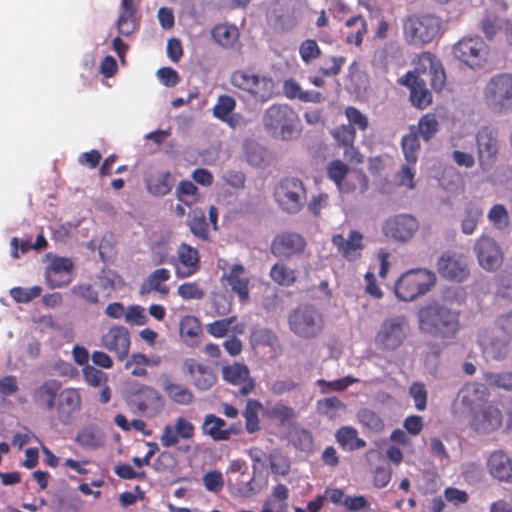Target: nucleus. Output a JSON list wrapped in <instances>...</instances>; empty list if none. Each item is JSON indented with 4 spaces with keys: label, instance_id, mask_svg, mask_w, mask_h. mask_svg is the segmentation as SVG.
<instances>
[{
    "label": "nucleus",
    "instance_id": "46",
    "mask_svg": "<svg viewBox=\"0 0 512 512\" xmlns=\"http://www.w3.org/2000/svg\"><path fill=\"white\" fill-rule=\"evenodd\" d=\"M317 411L330 420L339 416V411L346 408L345 404L337 397H326L317 401Z\"/></svg>",
    "mask_w": 512,
    "mask_h": 512
},
{
    "label": "nucleus",
    "instance_id": "36",
    "mask_svg": "<svg viewBox=\"0 0 512 512\" xmlns=\"http://www.w3.org/2000/svg\"><path fill=\"white\" fill-rule=\"evenodd\" d=\"M239 30L230 24H218L211 30L213 40L223 48H234L239 40Z\"/></svg>",
    "mask_w": 512,
    "mask_h": 512
},
{
    "label": "nucleus",
    "instance_id": "63",
    "mask_svg": "<svg viewBox=\"0 0 512 512\" xmlns=\"http://www.w3.org/2000/svg\"><path fill=\"white\" fill-rule=\"evenodd\" d=\"M177 293L184 300H200L205 296V291L196 282L179 285Z\"/></svg>",
    "mask_w": 512,
    "mask_h": 512
},
{
    "label": "nucleus",
    "instance_id": "15",
    "mask_svg": "<svg viewBox=\"0 0 512 512\" xmlns=\"http://www.w3.org/2000/svg\"><path fill=\"white\" fill-rule=\"evenodd\" d=\"M101 346L123 361L130 350V333L124 326L114 325L100 338Z\"/></svg>",
    "mask_w": 512,
    "mask_h": 512
},
{
    "label": "nucleus",
    "instance_id": "35",
    "mask_svg": "<svg viewBox=\"0 0 512 512\" xmlns=\"http://www.w3.org/2000/svg\"><path fill=\"white\" fill-rule=\"evenodd\" d=\"M288 496L289 490L286 485H276L271 497L264 501L260 512H288Z\"/></svg>",
    "mask_w": 512,
    "mask_h": 512
},
{
    "label": "nucleus",
    "instance_id": "29",
    "mask_svg": "<svg viewBox=\"0 0 512 512\" xmlns=\"http://www.w3.org/2000/svg\"><path fill=\"white\" fill-rule=\"evenodd\" d=\"M171 277V273L166 268H158L152 271L141 283L139 291L142 295L153 291L166 296L169 293V287L164 284Z\"/></svg>",
    "mask_w": 512,
    "mask_h": 512
},
{
    "label": "nucleus",
    "instance_id": "28",
    "mask_svg": "<svg viewBox=\"0 0 512 512\" xmlns=\"http://www.w3.org/2000/svg\"><path fill=\"white\" fill-rule=\"evenodd\" d=\"M488 395L487 388L477 382L465 384L458 393L461 404L470 410H474L486 403Z\"/></svg>",
    "mask_w": 512,
    "mask_h": 512
},
{
    "label": "nucleus",
    "instance_id": "53",
    "mask_svg": "<svg viewBox=\"0 0 512 512\" xmlns=\"http://www.w3.org/2000/svg\"><path fill=\"white\" fill-rule=\"evenodd\" d=\"M198 188L189 180H183L176 189L177 198L187 206L193 205L197 201Z\"/></svg>",
    "mask_w": 512,
    "mask_h": 512
},
{
    "label": "nucleus",
    "instance_id": "17",
    "mask_svg": "<svg viewBox=\"0 0 512 512\" xmlns=\"http://www.w3.org/2000/svg\"><path fill=\"white\" fill-rule=\"evenodd\" d=\"M195 435V426L185 417H177L173 425H166L160 435V443L163 447H172L179 443L180 439L190 440Z\"/></svg>",
    "mask_w": 512,
    "mask_h": 512
},
{
    "label": "nucleus",
    "instance_id": "9",
    "mask_svg": "<svg viewBox=\"0 0 512 512\" xmlns=\"http://www.w3.org/2000/svg\"><path fill=\"white\" fill-rule=\"evenodd\" d=\"M489 46L480 37H463L454 44V57L471 69H480L488 62Z\"/></svg>",
    "mask_w": 512,
    "mask_h": 512
},
{
    "label": "nucleus",
    "instance_id": "14",
    "mask_svg": "<svg viewBox=\"0 0 512 512\" xmlns=\"http://www.w3.org/2000/svg\"><path fill=\"white\" fill-rule=\"evenodd\" d=\"M480 266L486 271L497 270L503 261L502 252L496 241L489 236H481L474 245Z\"/></svg>",
    "mask_w": 512,
    "mask_h": 512
},
{
    "label": "nucleus",
    "instance_id": "60",
    "mask_svg": "<svg viewBox=\"0 0 512 512\" xmlns=\"http://www.w3.org/2000/svg\"><path fill=\"white\" fill-rule=\"evenodd\" d=\"M42 288L33 286L30 288L14 287L10 290L11 298L17 303H28L40 296Z\"/></svg>",
    "mask_w": 512,
    "mask_h": 512
},
{
    "label": "nucleus",
    "instance_id": "24",
    "mask_svg": "<svg viewBox=\"0 0 512 512\" xmlns=\"http://www.w3.org/2000/svg\"><path fill=\"white\" fill-rule=\"evenodd\" d=\"M222 280H226L231 291L237 294L240 302L244 303L249 299L250 278L243 265H232L228 272L223 273Z\"/></svg>",
    "mask_w": 512,
    "mask_h": 512
},
{
    "label": "nucleus",
    "instance_id": "38",
    "mask_svg": "<svg viewBox=\"0 0 512 512\" xmlns=\"http://www.w3.org/2000/svg\"><path fill=\"white\" fill-rule=\"evenodd\" d=\"M174 179L169 171L159 172L147 179L148 191L156 196L168 194L173 186Z\"/></svg>",
    "mask_w": 512,
    "mask_h": 512
},
{
    "label": "nucleus",
    "instance_id": "41",
    "mask_svg": "<svg viewBox=\"0 0 512 512\" xmlns=\"http://www.w3.org/2000/svg\"><path fill=\"white\" fill-rule=\"evenodd\" d=\"M483 215L482 208L475 202H468L464 207V217L461 222V230L464 234H472Z\"/></svg>",
    "mask_w": 512,
    "mask_h": 512
},
{
    "label": "nucleus",
    "instance_id": "40",
    "mask_svg": "<svg viewBox=\"0 0 512 512\" xmlns=\"http://www.w3.org/2000/svg\"><path fill=\"white\" fill-rule=\"evenodd\" d=\"M401 147L406 162L408 164H416L420 151V141L415 126H411L409 133L402 137Z\"/></svg>",
    "mask_w": 512,
    "mask_h": 512
},
{
    "label": "nucleus",
    "instance_id": "44",
    "mask_svg": "<svg viewBox=\"0 0 512 512\" xmlns=\"http://www.w3.org/2000/svg\"><path fill=\"white\" fill-rule=\"evenodd\" d=\"M357 420L364 429L374 433H380L385 428L384 420L375 411L362 408L357 412Z\"/></svg>",
    "mask_w": 512,
    "mask_h": 512
},
{
    "label": "nucleus",
    "instance_id": "49",
    "mask_svg": "<svg viewBox=\"0 0 512 512\" xmlns=\"http://www.w3.org/2000/svg\"><path fill=\"white\" fill-rule=\"evenodd\" d=\"M349 172V167L339 159L333 160L327 165V176L332 180L341 192L347 189L343 186V180Z\"/></svg>",
    "mask_w": 512,
    "mask_h": 512
},
{
    "label": "nucleus",
    "instance_id": "19",
    "mask_svg": "<svg viewBox=\"0 0 512 512\" xmlns=\"http://www.w3.org/2000/svg\"><path fill=\"white\" fill-rule=\"evenodd\" d=\"M173 264L177 278L184 279L194 275L200 269L198 250L186 243H182L177 251V263Z\"/></svg>",
    "mask_w": 512,
    "mask_h": 512
},
{
    "label": "nucleus",
    "instance_id": "59",
    "mask_svg": "<svg viewBox=\"0 0 512 512\" xmlns=\"http://www.w3.org/2000/svg\"><path fill=\"white\" fill-rule=\"evenodd\" d=\"M438 58L431 52H423L418 56L415 62V71L412 72L414 75L421 78V76H427L429 72L434 68Z\"/></svg>",
    "mask_w": 512,
    "mask_h": 512
},
{
    "label": "nucleus",
    "instance_id": "62",
    "mask_svg": "<svg viewBox=\"0 0 512 512\" xmlns=\"http://www.w3.org/2000/svg\"><path fill=\"white\" fill-rule=\"evenodd\" d=\"M488 219L498 229L507 227L509 223L508 212L502 204H495L491 207Z\"/></svg>",
    "mask_w": 512,
    "mask_h": 512
},
{
    "label": "nucleus",
    "instance_id": "50",
    "mask_svg": "<svg viewBox=\"0 0 512 512\" xmlns=\"http://www.w3.org/2000/svg\"><path fill=\"white\" fill-rule=\"evenodd\" d=\"M190 231L198 238L208 239V224L203 211L194 210L188 218Z\"/></svg>",
    "mask_w": 512,
    "mask_h": 512
},
{
    "label": "nucleus",
    "instance_id": "12",
    "mask_svg": "<svg viewBox=\"0 0 512 512\" xmlns=\"http://www.w3.org/2000/svg\"><path fill=\"white\" fill-rule=\"evenodd\" d=\"M307 246L303 235L293 231H283L271 243V252L277 257L290 259L301 255Z\"/></svg>",
    "mask_w": 512,
    "mask_h": 512
},
{
    "label": "nucleus",
    "instance_id": "11",
    "mask_svg": "<svg viewBox=\"0 0 512 512\" xmlns=\"http://www.w3.org/2000/svg\"><path fill=\"white\" fill-rule=\"evenodd\" d=\"M475 139L479 166L483 171H489L496 163L500 149L498 130L492 126H482Z\"/></svg>",
    "mask_w": 512,
    "mask_h": 512
},
{
    "label": "nucleus",
    "instance_id": "23",
    "mask_svg": "<svg viewBox=\"0 0 512 512\" xmlns=\"http://www.w3.org/2000/svg\"><path fill=\"white\" fill-rule=\"evenodd\" d=\"M439 274L448 280L461 282L469 275V269L460 258L449 252L444 253L437 262Z\"/></svg>",
    "mask_w": 512,
    "mask_h": 512
},
{
    "label": "nucleus",
    "instance_id": "26",
    "mask_svg": "<svg viewBox=\"0 0 512 512\" xmlns=\"http://www.w3.org/2000/svg\"><path fill=\"white\" fill-rule=\"evenodd\" d=\"M184 371L193 379L194 385L200 390L210 389L217 380L212 369L197 363L194 359L184 361Z\"/></svg>",
    "mask_w": 512,
    "mask_h": 512
},
{
    "label": "nucleus",
    "instance_id": "22",
    "mask_svg": "<svg viewBox=\"0 0 512 512\" xmlns=\"http://www.w3.org/2000/svg\"><path fill=\"white\" fill-rule=\"evenodd\" d=\"M160 383L163 392L171 402L183 406L193 402L194 395L191 389L185 384L176 382L171 375L162 373Z\"/></svg>",
    "mask_w": 512,
    "mask_h": 512
},
{
    "label": "nucleus",
    "instance_id": "58",
    "mask_svg": "<svg viewBox=\"0 0 512 512\" xmlns=\"http://www.w3.org/2000/svg\"><path fill=\"white\" fill-rule=\"evenodd\" d=\"M299 55L305 64H310L321 56V49L314 39H306L299 46Z\"/></svg>",
    "mask_w": 512,
    "mask_h": 512
},
{
    "label": "nucleus",
    "instance_id": "30",
    "mask_svg": "<svg viewBox=\"0 0 512 512\" xmlns=\"http://www.w3.org/2000/svg\"><path fill=\"white\" fill-rule=\"evenodd\" d=\"M490 474L499 481H512V461L501 451L493 452L487 463Z\"/></svg>",
    "mask_w": 512,
    "mask_h": 512
},
{
    "label": "nucleus",
    "instance_id": "7",
    "mask_svg": "<svg viewBox=\"0 0 512 512\" xmlns=\"http://www.w3.org/2000/svg\"><path fill=\"white\" fill-rule=\"evenodd\" d=\"M441 24V19L432 14L411 15L404 22V35L410 44L422 46L438 36Z\"/></svg>",
    "mask_w": 512,
    "mask_h": 512
},
{
    "label": "nucleus",
    "instance_id": "43",
    "mask_svg": "<svg viewBox=\"0 0 512 512\" xmlns=\"http://www.w3.org/2000/svg\"><path fill=\"white\" fill-rule=\"evenodd\" d=\"M270 278L280 286L290 287L297 279V271L282 262L274 264L269 272Z\"/></svg>",
    "mask_w": 512,
    "mask_h": 512
},
{
    "label": "nucleus",
    "instance_id": "16",
    "mask_svg": "<svg viewBox=\"0 0 512 512\" xmlns=\"http://www.w3.org/2000/svg\"><path fill=\"white\" fill-rule=\"evenodd\" d=\"M331 242L337 252L349 262L360 259L365 248L364 235L358 230H351L347 237L342 234H334Z\"/></svg>",
    "mask_w": 512,
    "mask_h": 512
},
{
    "label": "nucleus",
    "instance_id": "32",
    "mask_svg": "<svg viewBox=\"0 0 512 512\" xmlns=\"http://www.w3.org/2000/svg\"><path fill=\"white\" fill-rule=\"evenodd\" d=\"M136 13L134 0H121V12L117 20V29L120 34L129 36L138 28Z\"/></svg>",
    "mask_w": 512,
    "mask_h": 512
},
{
    "label": "nucleus",
    "instance_id": "47",
    "mask_svg": "<svg viewBox=\"0 0 512 512\" xmlns=\"http://www.w3.org/2000/svg\"><path fill=\"white\" fill-rule=\"evenodd\" d=\"M262 409V404L260 401L255 399H249L246 403L245 410L243 412V416L246 421V430L249 433H254L259 430V412Z\"/></svg>",
    "mask_w": 512,
    "mask_h": 512
},
{
    "label": "nucleus",
    "instance_id": "8",
    "mask_svg": "<svg viewBox=\"0 0 512 512\" xmlns=\"http://www.w3.org/2000/svg\"><path fill=\"white\" fill-rule=\"evenodd\" d=\"M274 199L286 213L296 214L304 206L307 198L304 183L296 177H284L274 187Z\"/></svg>",
    "mask_w": 512,
    "mask_h": 512
},
{
    "label": "nucleus",
    "instance_id": "31",
    "mask_svg": "<svg viewBox=\"0 0 512 512\" xmlns=\"http://www.w3.org/2000/svg\"><path fill=\"white\" fill-rule=\"evenodd\" d=\"M236 108V100L229 95H220L213 107V116L235 128L239 125L240 116L232 114Z\"/></svg>",
    "mask_w": 512,
    "mask_h": 512
},
{
    "label": "nucleus",
    "instance_id": "6",
    "mask_svg": "<svg viewBox=\"0 0 512 512\" xmlns=\"http://www.w3.org/2000/svg\"><path fill=\"white\" fill-rule=\"evenodd\" d=\"M483 98L494 112L512 111V73H498L492 76L483 89Z\"/></svg>",
    "mask_w": 512,
    "mask_h": 512
},
{
    "label": "nucleus",
    "instance_id": "52",
    "mask_svg": "<svg viewBox=\"0 0 512 512\" xmlns=\"http://www.w3.org/2000/svg\"><path fill=\"white\" fill-rule=\"evenodd\" d=\"M266 416L269 419L277 420L284 425L296 417L295 411L290 406L283 403H276L266 410Z\"/></svg>",
    "mask_w": 512,
    "mask_h": 512
},
{
    "label": "nucleus",
    "instance_id": "2",
    "mask_svg": "<svg viewBox=\"0 0 512 512\" xmlns=\"http://www.w3.org/2000/svg\"><path fill=\"white\" fill-rule=\"evenodd\" d=\"M460 312L446 301H432L418 311L421 331L441 339H452L460 329Z\"/></svg>",
    "mask_w": 512,
    "mask_h": 512
},
{
    "label": "nucleus",
    "instance_id": "3",
    "mask_svg": "<svg viewBox=\"0 0 512 512\" xmlns=\"http://www.w3.org/2000/svg\"><path fill=\"white\" fill-rule=\"evenodd\" d=\"M265 129L276 138L288 141L296 138L301 131L298 114L287 104H274L264 113Z\"/></svg>",
    "mask_w": 512,
    "mask_h": 512
},
{
    "label": "nucleus",
    "instance_id": "61",
    "mask_svg": "<svg viewBox=\"0 0 512 512\" xmlns=\"http://www.w3.org/2000/svg\"><path fill=\"white\" fill-rule=\"evenodd\" d=\"M201 325L195 316H185L180 321V334L186 338H196L201 333Z\"/></svg>",
    "mask_w": 512,
    "mask_h": 512
},
{
    "label": "nucleus",
    "instance_id": "54",
    "mask_svg": "<svg viewBox=\"0 0 512 512\" xmlns=\"http://www.w3.org/2000/svg\"><path fill=\"white\" fill-rule=\"evenodd\" d=\"M74 264L70 258L66 257H55L50 266L46 269L49 271V278L54 281L53 276L55 274H61L63 276L71 277Z\"/></svg>",
    "mask_w": 512,
    "mask_h": 512
},
{
    "label": "nucleus",
    "instance_id": "64",
    "mask_svg": "<svg viewBox=\"0 0 512 512\" xmlns=\"http://www.w3.org/2000/svg\"><path fill=\"white\" fill-rule=\"evenodd\" d=\"M409 395L414 400V405L417 410L423 411L426 408L428 393L423 383H412L409 387Z\"/></svg>",
    "mask_w": 512,
    "mask_h": 512
},
{
    "label": "nucleus",
    "instance_id": "21",
    "mask_svg": "<svg viewBox=\"0 0 512 512\" xmlns=\"http://www.w3.org/2000/svg\"><path fill=\"white\" fill-rule=\"evenodd\" d=\"M135 404L137 409L147 416H155L164 407L161 394L153 387L141 385L136 391Z\"/></svg>",
    "mask_w": 512,
    "mask_h": 512
},
{
    "label": "nucleus",
    "instance_id": "5",
    "mask_svg": "<svg viewBox=\"0 0 512 512\" xmlns=\"http://www.w3.org/2000/svg\"><path fill=\"white\" fill-rule=\"evenodd\" d=\"M436 283V276L426 269H412L395 282L394 292L399 300L408 302L426 294Z\"/></svg>",
    "mask_w": 512,
    "mask_h": 512
},
{
    "label": "nucleus",
    "instance_id": "56",
    "mask_svg": "<svg viewBox=\"0 0 512 512\" xmlns=\"http://www.w3.org/2000/svg\"><path fill=\"white\" fill-rule=\"evenodd\" d=\"M148 358L141 353H134L125 363V368L130 369L131 374L136 377H144L147 375Z\"/></svg>",
    "mask_w": 512,
    "mask_h": 512
},
{
    "label": "nucleus",
    "instance_id": "42",
    "mask_svg": "<svg viewBox=\"0 0 512 512\" xmlns=\"http://www.w3.org/2000/svg\"><path fill=\"white\" fill-rule=\"evenodd\" d=\"M345 25L351 29L346 35V42L349 44L361 45L364 35L367 33V23L365 19L358 15L346 20Z\"/></svg>",
    "mask_w": 512,
    "mask_h": 512
},
{
    "label": "nucleus",
    "instance_id": "45",
    "mask_svg": "<svg viewBox=\"0 0 512 512\" xmlns=\"http://www.w3.org/2000/svg\"><path fill=\"white\" fill-rule=\"evenodd\" d=\"M417 136H421L426 142L431 140L439 130V122L437 117L432 113L423 115L415 126Z\"/></svg>",
    "mask_w": 512,
    "mask_h": 512
},
{
    "label": "nucleus",
    "instance_id": "51",
    "mask_svg": "<svg viewBox=\"0 0 512 512\" xmlns=\"http://www.w3.org/2000/svg\"><path fill=\"white\" fill-rule=\"evenodd\" d=\"M486 384L492 388L512 391V372H486L483 376Z\"/></svg>",
    "mask_w": 512,
    "mask_h": 512
},
{
    "label": "nucleus",
    "instance_id": "37",
    "mask_svg": "<svg viewBox=\"0 0 512 512\" xmlns=\"http://www.w3.org/2000/svg\"><path fill=\"white\" fill-rule=\"evenodd\" d=\"M247 92L256 100L266 102L271 99L275 93L274 81L270 77L257 75Z\"/></svg>",
    "mask_w": 512,
    "mask_h": 512
},
{
    "label": "nucleus",
    "instance_id": "55",
    "mask_svg": "<svg viewBox=\"0 0 512 512\" xmlns=\"http://www.w3.org/2000/svg\"><path fill=\"white\" fill-rule=\"evenodd\" d=\"M358 382V379L352 376H346L341 379L326 381L324 379H319L317 381V385L321 388L322 393H328L330 391L341 392L347 389L350 385Z\"/></svg>",
    "mask_w": 512,
    "mask_h": 512
},
{
    "label": "nucleus",
    "instance_id": "1",
    "mask_svg": "<svg viewBox=\"0 0 512 512\" xmlns=\"http://www.w3.org/2000/svg\"><path fill=\"white\" fill-rule=\"evenodd\" d=\"M34 401L48 411H54L60 423L68 425L82 409L80 389L62 388L58 380L49 379L33 393Z\"/></svg>",
    "mask_w": 512,
    "mask_h": 512
},
{
    "label": "nucleus",
    "instance_id": "13",
    "mask_svg": "<svg viewBox=\"0 0 512 512\" xmlns=\"http://www.w3.org/2000/svg\"><path fill=\"white\" fill-rule=\"evenodd\" d=\"M418 221L409 214H399L388 218L383 224V232L394 240L408 241L418 230Z\"/></svg>",
    "mask_w": 512,
    "mask_h": 512
},
{
    "label": "nucleus",
    "instance_id": "25",
    "mask_svg": "<svg viewBox=\"0 0 512 512\" xmlns=\"http://www.w3.org/2000/svg\"><path fill=\"white\" fill-rule=\"evenodd\" d=\"M502 424L501 411L493 406L487 405L479 411L474 412L472 427L477 432L489 433L498 429Z\"/></svg>",
    "mask_w": 512,
    "mask_h": 512
},
{
    "label": "nucleus",
    "instance_id": "4",
    "mask_svg": "<svg viewBox=\"0 0 512 512\" xmlns=\"http://www.w3.org/2000/svg\"><path fill=\"white\" fill-rule=\"evenodd\" d=\"M290 331L301 339L318 337L325 326L323 313L311 304H300L288 315Z\"/></svg>",
    "mask_w": 512,
    "mask_h": 512
},
{
    "label": "nucleus",
    "instance_id": "10",
    "mask_svg": "<svg viewBox=\"0 0 512 512\" xmlns=\"http://www.w3.org/2000/svg\"><path fill=\"white\" fill-rule=\"evenodd\" d=\"M407 321L404 316L384 320L375 335V345L385 351L399 348L406 338Z\"/></svg>",
    "mask_w": 512,
    "mask_h": 512
},
{
    "label": "nucleus",
    "instance_id": "27",
    "mask_svg": "<svg viewBox=\"0 0 512 512\" xmlns=\"http://www.w3.org/2000/svg\"><path fill=\"white\" fill-rule=\"evenodd\" d=\"M331 135L338 143V145L345 148L344 157L350 161L357 163L362 162V156L354 147L356 138L355 128L351 125H341L331 131Z\"/></svg>",
    "mask_w": 512,
    "mask_h": 512
},
{
    "label": "nucleus",
    "instance_id": "18",
    "mask_svg": "<svg viewBox=\"0 0 512 512\" xmlns=\"http://www.w3.org/2000/svg\"><path fill=\"white\" fill-rule=\"evenodd\" d=\"M222 377L231 385H241L238 391L240 396H247L255 388V381L250 377V371L245 364L233 363L223 366Z\"/></svg>",
    "mask_w": 512,
    "mask_h": 512
},
{
    "label": "nucleus",
    "instance_id": "33",
    "mask_svg": "<svg viewBox=\"0 0 512 512\" xmlns=\"http://www.w3.org/2000/svg\"><path fill=\"white\" fill-rule=\"evenodd\" d=\"M206 330L214 338H222L230 330L233 334L242 335L245 332V324L237 322V316L233 315L207 324Z\"/></svg>",
    "mask_w": 512,
    "mask_h": 512
},
{
    "label": "nucleus",
    "instance_id": "20",
    "mask_svg": "<svg viewBox=\"0 0 512 512\" xmlns=\"http://www.w3.org/2000/svg\"><path fill=\"white\" fill-rule=\"evenodd\" d=\"M400 83L410 88V101L413 106L425 109L432 103V94L426 88V79L418 78L412 72H407Z\"/></svg>",
    "mask_w": 512,
    "mask_h": 512
},
{
    "label": "nucleus",
    "instance_id": "34",
    "mask_svg": "<svg viewBox=\"0 0 512 512\" xmlns=\"http://www.w3.org/2000/svg\"><path fill=\"white\" fill-rule=\"evenodd\" d=\"M202 433L208 435L214 441H226L230 438L231 432L226 428V422L215 414H207L202 424Z\"/></svg>",
    "mask_w": 512,
    "mask_h": 512
},
{
    "label": "nucleus",
    "instance_id": "39",
    "mask_svg": "<svg viewBox=\"0 0 512 512\" xmlns=\"http://www.w3.org/2000/svg\"><path fill=\"white\" fill-rule=\"evenodd\" d=\"M336 441L343 449L357 450L366 446V442L358 437V432L350 426H343L337 430Z\"/></svg>",
    "mask_w": 512,
    "mask_h": 512
},
{
    "label": "nucleus",
    "instance_id": "48",
    "mask_svg": "<svg viewBox=\"0 0 512 512\" xmlns=\"http://www.w3.org/2000/svg\"><path fill=\"white\" fill-rule=\"evenodd\" d=\"M284 94L289 99L298 98L304 102H321L323 96L320 92H316V98H309L308 91H302L300 85L293 79H288L283 85Z\"/></svg>",
    "mask_w": 512,
    "mask_h": 512
},
{
    "label": "nucleus",
    "instance_id": "57",
    "mask_svg": "<svg viewBox=\"0 0 512 512\" xmlns=\"http://www.w3.org/2000/svg\"><path fill=\"white\" fill-rule=\"evenodd\" d=\"M258 74L249 70H236L230 76L232 86L247 92Z\"/></svg>",
    "mask_w": 512,
    "mask_h": 512
}]
</instances>
